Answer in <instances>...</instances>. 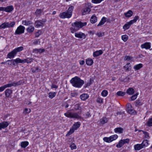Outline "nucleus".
I'll use <instances>...</instances> for the list:
<instances>
[{"instance_id":"nucleus-32","label":"nucleus","mask_w":152,"mask_h":152,"mask_svg":"<svg viewBox=\"0 0 152 152\" xmlns=\"http://www.w3.org/2000/svg\"><path fill=\"white\" fill-rule=\"evenodd\" d=\"M43 10L42 9H37L35 12V14L37 16H39L41 15Z\"/></svg>"},{"instance_id":"nucleus-16","label":"nucleus","mask_w":152,"mask_h":152,"mask_svg":"<svg viewBox=\"0 0 152 152\" xmlns=\"http://www.w3.org/2000/svg\"><path fill=\"white\" fill-rule=\"evenodd\" d=\"M141 48H145L146 49H149L150 48V43L148 42H146L141 45Z\"/></svg>"},{"instance_id":"nucleus-2","label":"nucleus","mask_w":152,"mask_h":152,"mask_svg":"<svg viewBox=\"0 0 152 152\" xmlns=\"http://www.w3.org/2000/svg\"><path fill=\"white\" fill-rule=\"evenodd\" d=\"M87 24L86 22L82 23L80 21H76L72 25L73 27L70 28L71 32L74 33L75 32L77 31L80 28L86 26Z\"/></svg>"},{"instance_id":"nucleus-21","label":"nucleus","mask_w":152,"mask_h":152,"mask_svg":"<svg viewBox=\"0 0 152 152\" xmlns=\"http://www.w3.org/2000/svg\"><path fill=\"white\" fill-rule=\"evenodd\" d=\"M45 49H34L33 50V52L37 54L38 53H41L45 52Z\"/></svg>"},{"instance_id":"nucleus-15","label":"nucleus","mask_w":152,"mask_h":152,"mask_svg":"<svg viewBox=\"0 0 152 152\" xmlns=\"http://www.w3.org/2000/svg\"><path fill=\"white\" fill-rule=\"evenodd\" d=\"M16 53L15 51L13 50L10 52L7 55V57L11 59L14 57L16 55Z\"/></svg>"},{"instance_id":"nucleus-36","label":"nucleus","mask_w":152,"mask_h":152,"mask_svg":"<svg viewBox=\"0 0 152 152\" xmlns=\"http://www.w3.org/2000/svg\"><path fill=\"white\" fill-rule=\"evenodd\" d=\"M56 94L55 92H50L48 94L49 98L52 99L55 96Z\"/></svg>"},{"instance_id":"nucleus-1","label":"nucleus","mask_w":152,"mask_h":152,"mask_svg":"<svg viewBox=\"0 0 152 152\" xmlns=\"http://www.w3.org/2000/svg\"><path fill=\"white\" fill-rule=\"evenodd\" d=\"M70 83L72 85L76 88H80L84 83V81L80 78L76 76L70 80Z\"/></svg>"},{"instance_id":"nucleus-34","label":"nucleus","mask_w":152,"mask_h":152,"mask_svg":"<svg viewBox=\"0 0 152 152\" xmlns=\"http://www.w3.org/2000/svg\"><path fill=\"white\" fill-rule=\"evenodd\" d=\"M142 67V64H139L135 65L134 67V69L136 70L140 69Z\"/></svg>"},{"instance_id":"nucleus-43","label":"nucleus","mask_w":152,"mask_h":152,"mask_svg":"<svg viewBox=\"0 0 152 152\" xmlns=\"http://www.w3.org/2000/svg\"><path fill=\"white\" fill-rule=\"evenodd\" d=\"M112 142L116 140L118 137V136L117 134H115L110 136Z\"/></svg>"},{"instance_id":"nucleus-63","label":"nucleus","mask_w":152,"mask_h":152,"mask_svg":"<svg viewBox=\"0 0 152 152\" xmlns=\"http://www.w3.org/2000/svg\"><path fill=\"white\" fill-rule=\"evenodd\" d=\"M12 60L7 61V64L12 66Z\"/></svg>"},{"instance_id":"nucleus-6","label":"nucleus","mask_w":152,"mask_h":152,"mask_svg":"<svg viewBox=\"0 0 152 152\" xmlns=\"http://www.w3.org/2000/svg\"><path fill=\"white\" fill-rule=\"evenodd\" d=\"M80 125V123L79 122H77L75 123L72 126V128L66 134V136H68L72 133H73L75 130H76L78 128Z\"/></svg>"},{"instance_id":"nucleus-7","label":"nucleus","mask_w":152,"mask_h":152,"mask_svg":"<svg viewBox=\"0 0 152 152\" xmlns=\"http://www.w3.org/2000/svg\"><path fill=\"white\" fill-rule=\"evenodd\" d=\"M25 28L23 26L20 25L18 27L15 33V35H20L24 32Z\"/></svg>"},{"instance_id":"nucleus-9","label":"nucleus","mask_w":152,"mask_h":152,"mask_svg":"<svg viewBox=\"0 0 152 152\" xmlns=\"http://www.w3.org/2000/svg\"><path fill=\"white\" fill-rule=\"evenodd\" d=\"M129 139L128 138L125 139L121 140L118 142L116 146L118 148L121 147L124 145L126 143H128L129 142Z\"/></svg>"},{"instance_id":"nucleus-28","label":"nucleus","mask_w":152,"mask_h":152,"mask_svg":"<svg viewBox=\"0 0 152 152\" xmlns=\"http://www.w3.org/2000/svg\"><path fill=\"white\" fill-rule=\"evenodd\" d=\"M133 12L131 10H129L126 12L125 13L124 15L126 17H130L132 15Z\"/></svg>"},{"instance_id":"nucleus-48","label":"nucleus","mask_w":152,"mask_h":152,"mask_svg":"<svg viewBox=\"0 0 152 152\" xmlns=\"http://www.w3.org/2000/svg\"><path fill=\"white\" fill-rule=\"evenodd\" d=\"M104 0H91V2L94 4H97L100 3Z\"/></svg>"},{"instance_id":"nucleus-49","label":"nucleus","mask_w":152,"mask_h":152,"mask_svg":"<svg viewBox=\"0 0 152 152\" xmlns=\"http://www.w3.org/2000/svg\"><path fill=\"white\" fill-rule=\"evenodd\" d=\"M22 23L23 25L26 26H28L30 23V21L26 20H23Z\"/></svg>"},{"instance_id":"nucleus-55","label":"nucleus","mask_w":152,"mask_h":152,"mask_svg":"<svg viewBox=\"0 0 152 152\" xmlns=\"http://www.w3.org/2000/svg\"><path fill=\"white\" fill-rule=\"evenodd\" d=\"M138 94H135L132 96L131 97V100L133 101L135 100L137 98V96Z\"/></svg>"},{"instance_id":"nucleus-3","label":"nucleus","mask_w":152,"mask_h":152,"mask_svg":"<svg viewBox=\"0 0 152 152\" xmlns=\"http://www.w3.org/2000/svg\"><path fill=\"white\" fill-rule=\"evenodd\" d=\"M71 110H69L64 113V115L66 117L70 118H79L80 117L79 115V112L77 113H72L71 112Z\"/></svg>"},{"instance_id":"nucleus-24","label":"nucleus","mask_w":152,"mask_h":152,"mask_svg":"<svg viewBox=\"0 0 152 152\" xmlns=\"http://www.w3.org/2000/svg\"><path fill=\"white\" fill-rule=\"evenodd\" d=\"M134 92V89L132 88H129L126 91V93L129 95L133 94Z\"/></svg>"},{"instance_id":"nucleus-64","label":"nucleus","mask_w":152,"mask_h":152,"mask_svg":"<svg viewBox=\"0 0 152 152\" xmlns=\"http://www.w3.org/2000/svg\"><path fill=\"white\" fill-rule=\"evenodd\" d=\"M38 42L39 43H40V42L39 41V39L33 42V44L34 45H36L38 44Z\"/></svg>"},{"instance_id":"nucleus-53","label":"nucleus","mask_w":152,"mask_h":152,"mask_svg":"<svg viewBox=\"0 0 152 152\" xmlns=\"http://www.w3.org/2000/svg\"><path fill=\"white\" fill-rule=\"evenodd\" d=\"M31 112V110L30 109H28V108H26L23 113L25 114H26L27 113H28Z\"/></svg>"},{"instance_id":"nucleus-45","label":"nucleus","mask_w":152,"mask_h":152,"mask_svg":"<svg viewBox=\"0 0 152 152\" xmlns=\"http://www.w3.org/2000/svg\"><path fill=\"white\" fill-rule=\"evenodd\" d=\"M108 91L106 90H104L102 91L101 93L102 96L104 97L106 96L108 94Z\"/></svg>"},{"instance_id":"nucleus-25","label":"nucleus","mask_w":152,"mask_h":152,"mask_svg":"<svg viewBox=\"0 0 152 152\" xmlns=\"http://www.w3.org/2000/svg\"><path fill=\"white\" fill-rule=\"evenodd\" d=\"M107 18L103 17L99 23L97 25L98 26H99L103 25L106 21Z\"/></svg>"},{"instance_id":"nucleus-56","label":"nucleus","mask_w":152,"mask_h":152,"mask_svg":"<svg viewBox=\"0 0 152 152\" xmlns=\"http://www.w3.org/2000/svg\"><path fill=\"white\" fill-rule=\"evenodd\" d=\"M142 131L143 133L145 134V138H148L149 137V134L148 132L143 131Z\"/></svg>"},{"instance_id":"nucleus-52","label":"nucleus","mask_w":152,"mask_h":152,"mask_svg":"<svg viewBox=\"0 0 152 152\" xmlns=\"http://www.w3.org/2000/svg\"><path fill=\"white\" fill-rule=\"evenodd\" d=\"M42 34V31L41 30H39L35 34V36L36 37H39Z\"/></svg>"},{"instance_id":"nucleus-39","label":"nucleus","mask_w":152,"mask_h":152,"mask_svg":"<svg viewBox=\"0 0 152 152\" xmlns=\"http://www.w3.org/2000/svg\"><path fill=\"white\" fill-rule=\"evenodd\" d=\"M74 7L73 6H71L68 8L67 11L70 14L72 15V12L73 11Z\"/></svg>"},{"instance_id":"nucleus-13","label":"nucleus","mask_w":152,"mask_h":152,"mask_svg":"<svg viewBox=\"0 0 152 152\" xmlns=\"http://www.w3.org/2000/svg\"><path fill=\"white\" fill-rule=\"evenodd\" d=\"M75 36L76 37L80 39L83 38L84 39L86 37L85 34L81 32L75 33Z\"/></svg>"},{"instance_id":"nucleus-4","label":"nucleus","mask_w":152,"mask_h":152,"mask_svg":"<svg viewBox=\"0 0 152 152\" xmlns=\"http://www.w3.org/2000/svg\"><path fill=\"white\" fill-rule=\"evenodd\" d=\"M138 16L136 15L135 16L133 19L130 20L129 22H127L125 24L123 27V29L125 30L129 28L131 25L133 24L136 23L137 21L139 19Z\"/></svg>"},{"instance_id":"nucleus-54","label":"nucleus","mask_w":152,"mask_h":152,"mask_svg":"<svg viewBox=\"0 0 152 152\" xmlns=\"http://www.w3.org/2000/svg\"><path fill=\"white\" fill-rule=\"evenodd\" d=\"M148 126H152V118L149 119L148 121Z\"/></svg>"},{"instance_id":"nucleus-35","label":"nucleus","mask_w":152,"mask_h":152,"mask_svg":"<svg viewBox=\"0 0 152 152\" xmlns=\"http://www.w3.org/2000/svg\"><path fill=\"white\" fill-rule=\"evenodd\" d=\"M24 61H25V63H30L33 61V59L32 58H28L26 59H24Z\"/></svg>"},{"instance_id":"nucleus-12","label":"nucleus","mask_w":152,"mask_h":152,"mask_svg":"<svg viewBox=\"0 0 152 152\" xmlns=\"http://www.w3.org/2000/svg\"><path fill=\"white\" fill-rule=\"evenodd\" d=\"M72 15L67 11L66 12L61 13L59 15V17L61 18H70Z\"/></svg>"},{"instance_id":"nucleus-62","label":"nucleus","mask_w":152,"mask_h":152,"mask_svg":"<svg viewBox=\"0 0 152 152\" xmlns=\"http://www.w3.org/2000/svg\"><path fill=\"white\" fill-rule=\"evenodd\" d=\"M6 88L5 85H4L3 86L0 87V92L3 91Z\"/></svg>"},{"instance_id":"nucleus-26","label":"nucleus","mask_w":152,"mask_h":152,"mask_svg":"<svg viewBox=\"0 0 152 152\" xmlns=\"http://www.w3.org/2000/svg\"><path fill=\"white\" fill-rule=\"evenodd\" d=\"M90 21L92 23H96L97 21V18L95 15H93L91 17Z\"/></svg>"},{"instance_id":"nucleus-57","label":"nucleus","mask_w":152,"mask_h":152,"mask_svg":"<svg viewBox=\"0 0 152 152\" xmlns=\"http://www.w3.org/2000/svg\"><path fill=\"white\" fill-rule=\"evenodd\" d=\"M15 24V22L14 21H12L10 23H9V25L10 26V28L13 27Z\"/></svg>"},{"instance_id":"nucleus-11","label":"nucleus","mask_w":152,"mask_h":152,"mask_svg":"<svg viewBox=\"0 0 152 152\" xmlns=\"http://www.w3.org/2000/svg\"><path fill=\"white\" fill-rule=\"evenodd\" d=\"M22 80H19L18 82H14L12 83H9L5 85L6 88L10 87L12 86H15L20 85L22 83Z\"/></svg>"},{"instance_id":"nucleus-44","label":"nucleus","mask_w":152,"mask_h":152,"mask_svg":"<svg viewBox=\"0 0 152 152\" xmlns=\"http://www.w3.org/2000/svg\"><path fill=\"white\" fill-rule=\"evenodd\" d=\"M125 94V93L122 91H118L117 93V95L118 96H123Z\"/></svg>"},{"instance_id":"nucleus-58","label":"nucleus","mask_w":152,"mask_h":152,"mask_svg":"<svg viewBox=\"0 0 152 152\" xmlns=\"http://www.w3.org/2000/svg\"><path fill=\"white\" fill-rule=\"evenodd\" d=\"M86 4V7L90 8L91 9V8L92 7V6H91V4L89 2H87Z\"/></svg>"},{"instance_id":"nucleus-18","label":"nucleus","mask_w":152,"mask_h":152,"mask_svg":"<svg viewBox=\"0 0 152 152\" xmlns=\"http://www.w3.org/2000/svg\"><path fill=\"white\" fill-rule=\"evenodd\" d=\"M14 7L12 5H10L5 7V12H10L14 10Z\"/></svg>"},{"instance_id":"nucleus-37","label":"nucleus","mask_w":152,"mask_h":152,"mask_svg":"<svg viewBox=\"0 0 152 152\" xmlns=\"http://www.w3.org/2000/svg\"><path fill=\"white\" fill-rule=\"evenodd\" d=\"M23 49V48L22 46H20L16 48H15L14 50L15 51V52L17 53L18 52H19L21 51H22Z\"/></svg>"},{"instance_id":"nucleus-47","label":"nucleus","mask_w":152,"mask_h":152,"mask_svg":"<svg viewBox=\"0 0 152 152\" xmlns=\"http://www.w3.org/2000/svg\"><path fill=\"white\" fill-rule=\"evenodd\" d=\"M121 38L124 42H126L128 40V36L126 35H123L122 36Z\"/></svg>"},{"instance_id":"nucleus-27","label":"nucleus","mask_w":152,"mask_h":152,"mask_svg":"<svg viewBox=\"0 0 152 152\" xmlns=\"http://www.w3.org/2000/svg\"><path fill=\"white\" fill-rule=\"evenodd\" d=\"M93 63V61L91 58H89L86 60V63L88 65L91 66L92 65Z\"/></svg>"},{"instance_id":"nucleus-51","label":"nucleus","mask_w":152,"mask_h":152,"mask_svg":"<svg viewBox=\"0 0 152 152\" xmlns=\"http://www.w3.org/2000/svg\"><path fill=\"white\" fill-rule=\"evenodd\" d=\"M81 108L80 105L79 104H76L75 106V109L76 110H80Z\"/></svg>"},{"instance_id":"nucleus-50","label":"nucleus","mask_w":152,"mask_h":152,"mask_svg":"<svg viewBox=\"0 0 152 152\" xmlns=\"http://www.w3.org/2000/svg\"><path fill=\"white\" fill-rule=\"evenodd\" d=\"M132 57H131L129 56H125L124 58V61H126V60H129L132 59Z\"/></svg>"},{"instance_id":"nucleus-33","label":"nucleus","mask_w":152,"mask_h":152,"mask_svg":"<svg viewBox=\"0 0 152 152\" xmlns=\"http://www.w3.org/2000/svg\"><path fill=\"white\" fill-rule=\"evenodd\" d=\"M15 63L16 64H19V63H22L24 64L25 63V61H24V59H21L19 58H18L15 59Z\"/></svg>"},{"instance_id":"nucleus-42","label":"nucleus","mask_w":152,"mask_h":152,"mask_svg":"<svg viewBox=\"0 0 152 152\" xmlns=\"http://www.w3.org/2000/svg\"><path fill=\"white\" fill-rule=\"evenodd\" d=\"M107 121V119L105 117H103L102 118L100 119V122L102 124H105L106 123Z\"/></svg>"},{"instance_id":"nucleus-60","label":"nucleus","mask_w":152,"mask_h":152,"mask_svg":"<svg viewBox=\"0 0 152 152\" xmlns=\"http://www.w3.org/2000/svg\"><path fill=\"white\" fill-rule=\"evenodd\" d=\"M96 35L98 36V37H102L104 35V34L103 32H99V33H97L96 34Z\"/></svg>"},{"instance_id":"nucleus-30","label":"nucleus","mask_w":152,"mask_h":152,"mask_svg":"<svg viewBox=\"0 0 152 152\" xmlns=\"http://www.w3.org/2000/svg\"><path fill=\"white\" fill-rule=\"evenodd\" d=\"M31 70L32 72L33 73H36L39 72L40 71V69H39L38 67H33L31 68Z\"/></svg>"},{"instance_id":"nucleus-8","label":"nucleus","mask_w":152,"mask_h":152,"mask_svg":"<svg viewBox=\"0 0 152 152\" xmlns=\"http://www.w3.org/2000/svg\"><path fill=\"white\" fill-rule=\"evenodd\" d=\"M45 19L38 20L35 21L34 25L35 27L38 28L39 27H42L44 25V23L46 22Z\"/></svg>"},{"instance_id":"nucleus-31","label":"nucleus","mask_w":152,"mask_h":152,"mask_svg":"<svg viewBox=\"0 0 152 152\" xmlns=\"http://www.w3.org/2000/svg\"><path fill=\"white\" fill-rule=\"evenodd\" d=\"M123 129L120 127L116 128L114 129V131L115 132H118L120 134L122 133L123 132Z\"/></svg>"},{"instance_id":"nucleus-22","label":"nucleus","mask_w":152,"mask_h":152,"mask_svg":"<svg viewBox=\"0 0 152 152\" xmlns=\"http://www.w3.org/2000/svg\"><path fill=\"white\" fill-rule=\"evenodd\" d=\"M103 51L101 50L96 51L93 53V56L94 57H97L103 53Z\"/></svg>"},{"instance_id":"nucleus-29","label":"nucleus","mask_w":152,"mask_h":152,"mask_svg":"<svg viewBox=\"0 0 152 152\" xmlns=\"http://www.w3.org/2000/svg\"><path fill=\"white\" fill-rule=\"evenodd\" d=\"M29 144L28 141H23L21 142L20 146L22 148H25L27 147Z\"/></svg>"},{"instance_id":"nucleus-19","label":"nucleus","mask_w":152,"mask_h":152,"mask_svg":"<svg viewBox=\"0 0 152 152\" xmlns=\"http://www.w3.org/2000/svg\"><path fill=\"white\" fill-rule=\"evenodd\" d=\"M89 97V95L86 93H83L80 96V98L81 100L85 101Z\"/></svg>"},{"instance_id":"nucleus-23","label":"nucleus","mask_w":152,"mask_h":152,"mask_svg":"<svg viewBox=\"0 0 152 152\" xmlns=\"http://www.w3.org/2000/svg\"><path fill=\"white\" fill-rule=\"evenodd\" d=\"M4 92L6 96L7 97H9L12 93V90L10 89H7Z\"/></svg>"},{"instance_id":"nucleus-59","label":"nucleus","mask_w":152,"mask_h":152,"mask_svg":"<svg viewBox=\"0 0 152 152\" xmlns=\"http://www.w3.org/2000/svg\"><path fill=\"white\" fill-rule=\"evenodd\" d=\"M71 149L73 150L75 149L76 148V147L75 144L74 143H72L70 146Z\"/></svg>"},{"instance_id":"nucleus-41","label":"nucleus","mask_w":152,"mask_h":152,"mask_svg":"<svg viewBox=\"0 0 152 152\" xmlns=\"http://www.w3.org/2000/svg\"><path fill=\"white\" fill-rule=\"evenodd\" d=\"M103 140L104 141L107 142H112V140L110 138V137H105L103 138Z\"/></svg>"},{"instance_id":"nucleus-38","label":"nucleus","mask_w":152,"mask_h":152,"mask_svg":"<svg viewBox=\"0 0 152 152\" xmlns=\"http://www.w3.org/2000/svg\"><path fill=\"white\" fill-rule=\"evenodd\" d=\"M34 28L33 26H30L28 27L27 29V31L29 33H31L34 30Z\"/></svg>"},{"instance_id":"nucleus-20","label":"nucleus","mask_w":152,"mask_h":152,"mask_svg":"<svg viewBox=\"0 0 152 152\" xmlns=\"http://www.w3.org/2000/svg\"><path fill=\"white\" fill-rule=\"evenodd\" d=\"M91 10L90 8H88L86 7L83 9L82 11V15H85L89 13L91 11Z\"/></svg>"},{"instance_id":"nucleus-14","label":"nucleus","mask_w":152,"mask_h":152,"mask_svg":"<svg viewBox=\"0 0 152 152\" xmlns=\"http://www.w3.org/2000/svg\"><path fill=\"white\" fill-rule=\"evenodd\" d=\"M9 123L8 121H4L0 123V130L2 129H4L8 126Z\"/></svg>"},{"instance_id":"nucleus-61","label":"nucleus","mask_w":152,"mask_h":152,"mask_svg":"<svg viewBox=\"0 0 152 152\" xmlns=\"http://www.w3.org/2000/svg\"><path fill=\"white\" fill-rule=\"evenodd\" d=\"M97 102L99 103H102L103 99L101 98H98L97 99Z\"/></svg>"},{"instance_id":"nucleus-46","label":"nucleus","mask_w":152,"mask_h":152,"mask_svg":"<svg viewBox=\"0 0 152 152\" xmlns=\"http://www.w3.org/2000/svg\"><path fill=\"white\" fill-rule=\"evenodd\" d=\"M142 103L140 100H137L136 101V106H139L142 105Z\"/></svg>"},{"instance_id":"nucleus-17","label":"nucleus","mask_w":152,"mask_h":152,"mask_svg":"<svg viewBox=\"0 0 152 152\" xmlns=\"http://www.w3.org/2000/svg\"><path fill=\"white\" fill-rule=\"evenodd\" d=\"M10 26L9 22H6L0 25V29H4L7 28H10Z\"/></svg>"},{"instance_id":"nucleus-5","label":"nucleus","mask_w":152,"mask_h":152,"mask_svg":"<svg viewBox=\"0 0 152 152\" xmlns=\"http://www.w3.org/2000/svg\"><path fill=\"white\" fill-rule=\"evenodd\" d=\"M148 141L147 140H144L141 144H137L134 146V148L135 150H139L142 148L147 146L148 145Z\"/></svg>"},{"instance_id":"nucleus-40","label":"nucleus","mask_w":152,"mask_h":152,"mask_svg":"<svg viewBox=\"0 0 152 152\" xmlns=\"http://www.w3.org/2000/svg\"><path fill=\"white\" fill-rule=\"evenodd\" d=\"M130 63H128L127 64L124 66V68L125 69L126 71H129V70H130L131 67L130 65H129Z\"/></svg>"},{"instance_id":"nucleus-10","label":"nucleus","mask_w":152,"mask_h":152,"mask_svg":"<svg viewBox=\"0 0 152 152\" xmlns=\"http://www.w3.org/2000/svg\"><path fill=\"white\" fill-rule=\"evenodd\" d=\"M126 105V110L128 113L131 115L136 114V112L135 111L132 109V105L128 103Z\"/></svg>"}]
</instances>
